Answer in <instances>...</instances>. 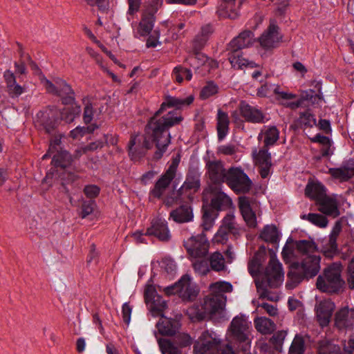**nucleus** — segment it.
Returning a JSON list of instances; mask_svg holds the SVG:
<instances>
[{"label": "nucleus", "instance_id": "18", "mask_svg": "<svg viewBox=\"0 0 354 354\" xmlns=\"http://www.w3.org/2000/svg\"><path fill=\"white\" fill-rule=\"evenodd\" d=\"M315 203L319 206V211L326 216L336 218L340 214L338 202L335 197H330L326 194Z\"/></svg>", "mask_w": 354, "mask_h": 354}, {"label": "nucleus", "instance_id": "29", "mask_svg": "<svg viewBox=\"0 0 354 354\" xmlns=\"http://www.w3.org/2000/svg\"><path fill=\"white\" fill-rule=\"evenodd\" d=\"M236 0H223L217 10L221 18L236 19L239 16L238 11L232 7L235 6Z\"/></svg>", "mask_w": 354, "mask_h": 354}, {"label": "nucleus", "instance_id": "11", "mask_svg": "<svg viewBox=\"0 0 354 354\" xmlns=\"http://www.w3.org/2000/svg\"><path fill=\"white\" fill-rule=\"evenodd\" d=\"M221 348V340L214 337L212 333L206 330L203 331L197 340L194 342V354H205Z\"/></svg>", "mask_w": 354, "mask_h": 354}, {"label": "nucleus", "instance_id": "8", "mask_svg": "<svg viewBox=\"0 0 354 354\" xmlns=\"http://www.w3.org/2000/svg\"><path fill=\"white\" fill-rule=\"evenodd\" d=\"M190 281V276L185 274L178 281L165 288L164 292L167 296L178 295L183 302H192L196 299L198 290L191 286Z\"/></svg>", "mask_w": 354, "mask_h": 354}, {"label": "nucleus", "instance_id": "10", "mask_svg": "<svg viewBox=\"0 0 354 354\" xmlns=\"http://www.w3.org/2000/svg\"><path fill=\"white\" fill-rule=\"evenodd\" d=\"M254 34L250 30H245L237 37H234L228 44L227 50L228 59L230 62H233V59L239 57V53L244 48L252 46L254 42Z\"/></svg>", "mask_w": 354, "mask_h": 354}, {"label": "nucleus", "instance_id": "12", "mask_svg": "<svg viewBox=\"0 0 354 354\" xmlns=\"http://www.w3.org/2000/svg\"><path fill=\"white\" fill-rule=\"evenodd\" d=\"M145 235L153 236L162 242H167L171 239L167 223L161 218H156L151 221V226L147 229Z\"/></svg>", "mask_w": 354, "mask_h": 354}, {"label": "nucleus", "instance_id": "37", "mask_svg": "<svg viewBox=\"0 0 354 354\" xmlns=\"http://www.w3.org/2000/svg\"><path fill=\"white\" fill-rule=\"evenodd\" d=\"M245 330H236L231 331L232 337L240 344L241 350L246 352L250 350V340L244 332Z\"/></svg>", "mask_w": 354, "mask_h": 354}, {"label": "nucleus", "instance_id": "21", "mask_svg": "<svg viewBox=\"0 0 354 354\" xmlns=\"http://www.w3.org/2000/svg\"><path fill=\"white\" fill-rule=\"evenodd\" d=\"M209 192L214 195L211 199L209 207L216 210L217 212L221 210L222 207H229L232 205V199L225 194L223 192L218 191L216 187H210Z\"/></svg>", "mask_w": 354, "mask_h": 354}, {"label": "nucleus", "instance_id": "47", "mask_svg": "<svg viewBox=\"0 0 354 354\" xmlns=\"http://www.w3.org/2000/svg\"><path fill=\"white\" fill-rule=\"evenodd\" d=\"M254 158L260 165H268V167L272 166L271 154L268 152V148L265 146L259 151L258 154L255 156Z\"/></svg>", "mask_w": 354, "mask_h": 354}, {"label": "nucleus", "instance_id": "59", "mask_svg": "<svg viewBox=\"0 0 354 354\" xmlns=\"http://www.w3.org/2000/svg\"><path fill=\"white\" fill-rule=\"evenodd\" d=\"M84 194L90 200L97 198L100 192V188L95 185H87L83 189Z\"/></svg>", "mask_w": 354, "mask_h": 354}, {"label": "nucleus", "instance_id": "61", "mask_svg": "<svg viewBox=\"0 0 354 354\" xmlns=\"http://www.w3.org/2000/svg\"><path fill=\"white\" fill-rule=\"evenodd\" d=\"M180 161V155L178 153L176 157H174L171 160V165L169 166L168 169L165 171V174L167 176H169L172 178H175L177 168Z\"/></svg>", "mask_w": 354, "mask_h": 354}, {"label": "nucleus", "instance_id": "2", "mask_svg": "<svg viewBox=\"0 0 354 354\" xmlns=\"http://www.w3.org/2000/svg\"><path fill=\"white\" fill-rule=\"evenodd\" d=\"M194 97L191 95L185 99L178 98L174 96L167 95L164 96V101L160 108L149 118L144 129V140L142 147L147 151L153 147L152 138H149L147 133V127L149 124H162L165 121L174 120L175 122H183L184 117L182 115L181 110L184 106H189L193 103Z\"/></svg>", "mask_w": 354, "mask_h": 354}, {"label": "nucleus", "instance_id": "26", "mask_svg": "<svg viewBox=\"0 0 354 354\" xmlns=\"http://www.w3.org/2000/svg\"><path fill=\"white\" fill-rule=\"evenodd\" d=\"M259 239L266 243L276 245V250L278 249V243L280 241V233L275 225H266L259 234Z\"/></svg>", "mask_w": 354, "mask_h": 354}, {"label": "nucleus", "instance_id": "25", "mask_svg": "<svg viewBox=\"0 0 354 354\" xmlns=\"http://www.w3.org/2000/svg\"><path fill=\"white\" fill-rule=\"evenodd\" d=\"M170 217L178 223H184L192 221L194 218L192 208L187 205H181L172 210L169 214Z\"/></svg>", "mask_w": 354, "mask_h": 354}, {"label": "nucleus", "instance_id": "13", "mask_svg": "<svg viewBox=\"0 0 354 354\" xmlns=\"http://www.w3.org/2000/svg\"><path fill=\"white\" fill-rule=\"evenodd\" d=\"M240 115L245 121L250 123H264L265 115L261 110L252 106L245 100H241L239 104Z\"/></svg>", "mask_w": 354, "mask_h": 354}, {"label": "nucleus", "instance_id": "57", "mask_svg": "<svg viewBox=\"0 0 354 354\" xmlns=\"http://www.w3.org/2000/svg\"><path fill=\"white\" fill-rule=\"evenodd\" d=\"M230 231H228L226 227L220 226L217 232L215 234L212 241L216 243H224L228 240V234Z\"/></svg>", "mask_w": 354, "mask_h": 354}, {"label": "nucleus", "instance_id": "7", "mask_svg": "<svg viewBox=\"0 0 354 354\" xmlns=\"http://www.w3.org/2000/svg\"><path fill=\"white\" fill-rule=\"evenodd\" d=\"M35 124L39 131H44L45 134L51 135L59 131L58 127L61 124V119L59 118L55 108L48 106L36 114Z\"/></svg>", "mask_w": 354, "mask_h": 354}, {"label": "nucleus", "instance_id": "48", "mask_svg": "<svg viewBox=\"0 0 354 354\" xmlns=\"http://www.w3.org/2000/svg\"><path fill=\"white\" fill-rule=\"evenodd\" d=\"M178 348H185L194 344L191 336L187 333H180L175 336L173 342Z\"/></svg>", "mask_w": 354, "mask_h": 354}, {"label": "nucleus", "instance_id": "32", "mask_svg": "<svg viewBox=\"0 0 354 354\" xmlns=\"http://www.w3.org/2000/svg\"><path fill=\"white\" fill-rule=\"evenodd\" d=\"M255 328L261 334H271L276 328L274 322L266 317H258L254 321Z\"/></svg>", "mask_w": 354, "mask_h": 354}, {"label": "nucleus", "instance_id": "39", "mask_svg": "<svg viewBox=\"0 0 354 354\" xmlns=\"http://www.w3.org/2000/svg\"><path fill=\"white\" fill-rule=\"evenodd\" d=\"M223 256L219 252H214L209 258L211 268L216 272H220L225 269Z\"/></svg>", "mask_w": 354, "mask_h": 354}, {"label": "nucleus", "instance_id": "60", "mask_svg": "<svg viewBox=\"0 0 354 354\" xmlns=\"http://www.w3.org/2000/svg\"><path fill=\"white\" fill-rule=\"evenodd\" d=\"M248 227L255 228L257 225L256 214L253 210L241 214Z\"/></svg>", "mask_w": 354, "mask_h": 354}, {"label": "nucleus", "instance_id": "4", "mask_svg": "<svg viewBox=\"0 0 354 354\" xmlns=\"http://www.w3.org/2000/svg\"><path fill=\"white\" fill-rule=\"evenodd\" d=\"M320 261L319 255L313 254L306 256L301 262H292L288 266L286 288L288 290H292L303 281H308L317 276L321 268Z\"/></svg>", "mask_w": 354, "mask_h": 354}, {"label": "nucleus", "instance_id": "58", "mask_svg": "<svg viewBox=\"0 0 354 354\" xmlns=\"http://www.w3.org/2000/svg\"><path fill=\"white\" fill-rule=\"evenodd\" d=\"M290 242H293V240L291 237H289L287 240V243L286 245L283 247L281 256L282 259L286 264L291 263H290V257L294 256V250L291 246H288L287 244Z\"/></svg>", "mask_w": 354, "mask_h": 354}, {"label": "nucleus", "instance_id": "64", "mask_svg": "<svg viewBox=\"0 0 354 354\" xmlns=\"http://www.w3.org/2000/svg\"><path fill=\"white\" fill-rule=\"evenodd\" d=\"M234 219V216L232 214H227L223 218L222 224L221 226L223 227H226V229L228 230V231H230V233L235 234V232H234V230H236L233 221Z\"/></svg>", "mask_w": 354, "mask_h": 354}, {"label": "nucleus", "instance_id": "50", "mask_svg": "<svg viewBox=\"0 0 354 354\" xmlns=\"http://www.w3.org/2000/svg\"><path fill=\"white\" fill-rule=\"evenodd\" d=\"M349 309L348 306H345L339 309L335 314V324L337 326L345 325V322L348 317Z\"/></svg>", "mask_w": 354, "mask_h": 354}, {"label": "nucleus", "instance_id": "27", "mask_svg": "<svg viewBox=\"0 0 354 354\" xmlns=\"http://www.w3.org/2000/svg\"><path fill=\"white\" fill-rule=\"evenodd\" d=\"M342 229L341 221H337L333 227L331 233L329 236L330 248L323 251V254L326 257H332L333 254H337L338 251V245L337 239Z\"/></svg>", "mask_w": 354, "mask_h": 354}, {"label": "nucleus", "instance_id": "49", "mask_svg": "<svg viewBox=\"0 0 354 354\" xmlns=\"http://www.w3.org/2000/svg\"><path fill=\"white\" fill-rule=\"evenodd\" d=\"M286 335V333L284 330H279L270 337L269 342L274 345L276 351L279 352L281 351Z\"/></svg>", "mask_w": 354, "mask_h": 354}, {"label": "nucleus", "instance_id": "23", "mask_svg": "<svg viewBox=\"0 0 354 354\" xmlns=\"http://www.w3.org/2000/svg\"><path fill=\"white\" fill-rule=\"evenodd\" d=\"M326 195V187L319 181H309L305 188V196L315 203Z\"/></svg>", "mask_w": 354, "mask_h": 354}, {"label": "nucleus", "instance_id": "15", "mask_svg": "<svg viewBox=\"0 0 354 354\" xmlns=\"http://www.w3.org/2000/svg\"><path fill=\"white\" fill-rule=\"evenodd\" d=\"M55 82L56 84L55 95L60 97L62 104L73 105L75 101V94L71 86L61 78H57Z\"/></svg>", "mask_w": 354, "mask_h": 354}, {"label": "nucleus", "instance_id": "40", "mask_svg": "<svg viewBox=\"0 0 354 354\" xmlns=\"http://www.w3.org/2000/svg\"><path fill=\"white\" fill-rule=\"evenodd\" d=\"M303 219H307L313 224L319 227H326L328 223V220L325 215L317 214V213H309L307 215L301 216Z\"/></svg>", "mask_w": 354, "mask_h": 354}, {"label": "nucleus", "instance_id": "22", "mask_svg": "<svg viewBox=\"0 0 354 354\" xmlns=\"http://www.w3.org/2000/svg\"><path fill=\"white\" fill-rule=\"evenodd\" d=\"M263 274L266 278L268 286L270 288H277L278 286L273 283L272 279L277 281L283 277L281 263L278 260L274 261L272 263L269 261Z\"/></svg>", "mask_w": 354, "mask_h": 354}, {"label": "nucleus", "instance_id": "42", "mask_svg": "<svg viewBox=\"0 0 354 354\" xmlns=\"http://www.w3.org/2000/svg\"><path fill=\"white\" fill-rule=\"evenodd\" d=\"M218 92V86L214 81H208L201 89L199 97L201 100H207Z\"/></svg>", "mask_w": 354, "mask_h": 354}, {"label": "nucleus", "instance_id": "53", "mask_svg": "<svg viewBox=\"0 0 354 354\" xmlns=\"http://www.w3.org/2000/svg\"><path fill=\"white\" fill-rule=\"evenodd\" d=\"M299 120L304 127H313V124H316V119L314 118V115L309 113L308 110L299 113Z\"/></svg>", "mask_w": 354, "mask_h": 354}, {"label": "nucleus", "instance_id": "5", "mask_svg": "<svg viewBox=\"0 0 354 354\" xmlns=\"http://www.w3.org/2000/svg\"><path fill=\"white\" fill-rule=\"evenodd\" d=\"M182 122L174 120L165 121L162 124H149L147 127V133L149 138H152L157 150L154 152L153 159L159 160L167 151L168 146L171 144V136L169 129L175 126L179 125Z\"/></svg>", "mask_w": 354, "mask_h": 354}, {"label": "nucleus", "instance_id": "52", "mask_svg": "<svg viewBox=\"0 0 354 354\" xmlns=\"http://www.w3.org/2000/svg\"><path fill=\"white\" fill-rule=\"evenodd\" d=\"M50 138L49 140V146L50 151H59L57 149V147H59L62 143V139L65 137L64 133L57 131L55 134L49 135Z\"/></svg>", "mask_w": 354, "mask_h": 354}, {"label": "nucleus", "instance_id": "44", "mask_svg": "<svg viewBox=\"0 0 354 354\" xmlns=\"http://www.w3.org/2000/svg\"><path fill=\"white\" fill-rule=\"evenodd\" d=\"M328 174H330L333 178L339 179L340 181H348L351 178V175L349 174L347 167L330 168L328 169Z\"/></svg>", "mask_w": 354, "mask_h": 354}, {"label": "nucleus", "instance_id": "41", "mask_svg": "<svg viewBox=\"0 0 354 354\" xmlns=\"http://www.w3.org/2000/svg\"><path fill=\"white\" fill-rule=\"evenodd\" d=\"M279 138V131L276 126H270L265 132L264 146L274 145Z\"/></svg>", "mask_w": 354, "mask_h": 354}, {"label": "nucleus", "instance_id": "36", "mask_svg": "<svg viewBox=\"0 0 354 354\" xmlns=\"http://www.w3.org/2000/svg\"><path fill=\"white\" fill-rule=\"evenodd\" d=\"M158 342L162 354H182L179 348L170 339L160 338Z\"/></svg>", "mask_w": 354, "mask_h": 354}, {"label": "nucleus", "instance_id": "33", "mask_svg": "<svg viewBox=\"0 0 354 354\" xmlns=\"http://www.w3.org/2000/svg\"><path fill=\"white\" fill-rule=\"evenodd\" d=\"M295 249L302 255H310V253H313L318 251L317 244L313 240L301 239L295 241Z\"/></svg>", "mask_w": 354, "mask_h": 354}, {"label": "nucleus", "instance_id": "14", "mask_svg": "<svg viewBox=\"0 0 354 354\" xmlns=\"http://www.w3.org/2000/svg\"><path fill=\"white\" fill-rule=\"evenodd\" d=\"M207 174L212 184L220 185L225 182L226 169L221 160H208L206 162Z\"/></svg>", "mask_w": 354, "mask_h": 354}, {"label": "nucleus", "instance_id": "46", "mask_svg": "<svg viewBox=\"0 0 354 354\" xmlns=\"http://www.w3.org/2000/svg\"><path fill=\"white\" fill-rule=\"evenodd\" d=\"M173 73L175 75L176 81L178 83H181L183 81V74L185 75V78L187 81H190L192 77V71L182 66H177L173 70Z\"/></svg>", "mask_w": 354, "mask_h": 354}, {"label": "nucleus", "instance_id": "34", "mask_svg": "<svg viewBox=\"0 0 354 354\" xmlns=\"http://www.w3.org/2000/svg\"><path fill=\"white\" fill-rule=\"evenodd\" d=\"M155 21L156 17H151L145 12H142L141 21L138 27V32L139 35L141 37L149 35L153 28Z\"/></svg>", "mask_w": 354, "mask_h": 354}, {"label": "nucleus", "instance_id": "16", "mask_svg": "<svg viewBox=\"0 0 354 354\" xmlns=\"http://www.w3.org/2000/svg\"><path fill=\"white\" fill-rule=\"evenodd\" d=\"M279 27L275 21H270L267 30L259 37L258 41L264 49L274 48V43L279 42L282 36H278Z\"/></svg>", "mask_w": 354, "mask_h": 354}, {"label": "nucleus", "instance_id": "38", "mask_svg": "<svg viewBox=\"0 0 354 354\" xmlns=\"http://www.w3.org/2000/svg\"><path fill=\"white\" fill-rule=\"evenodd\" d=\"M305 341L301 335L297 334L289 348L288 354H304Z\"/></svg>", "mask_w": 354, "mask_h": 354}, {"label": "nucleus", "instance_id": "20", "mask_svg": "<svg viewBox=\"0 0 354 354\" xmlns=\"http://www.w3.org/2000/svg\"><path fill=\"white\" fill-rule=\"evenodd\" d=\"M180 324L179 322L174 318L160 317L156 324L159 334L162 336H174L178 331Z\"/></svg>", "mask_w": 354, "mask_h": 354}, {"label": "nucleus", "instance_id": "24", "mask_svg": "<svg viewBox=\"0 0 354 354\" xmlns=\"http://www.w3.org/2000/svg\"><path fill=\"white\" fill-rule=\"evenodd\" d=\"M174 178L163 173L155 183L153 187L149 192V197L157 199L162 198L166 189L169 187Z\"/></svg>", "mask_w": 354, "mask_h": 354}, {"label": "nucleus", "instance_id": "54", "mask_svg": "<svg viewBox=\"0 0 354 354\" xmlns=\"http://www.w3.org/2000/svg\"><path fill=\"white\" fill-rule=\"evenodd\" d=\"M161 268L168 274L173 275L176 272V264L174 259L170 257H165L161 261Z\"/></svg>", "mask_w": 354, "mask_h": 354}, {"label": "nucleus", "instance_id": "43", "mask_svg": "<svg viewBox=\"0 0 354 354\" xmlns=\"http://www.w3.org/2000/svg\"><path fill=\"white\" fill-rule=\"evenodd\" d=\"M302 99L304 102L308 101L313 106L319 104V102L324 100L323 93H316L314 89L302 91Z\"/></svg>", "mask_w": 354, "mask_h": 354}, {"label": "nucleus", "instance_id": "51", "mask_svg": "<svg viewBox=\"0 0 354 354\" xmlns=\"http://www.w3.org/2000/svg\"><path fill=\"white\" fill-rule=\"evenodd\" d=\"M95 206L96 203L94 200L83 201L81 205L80 217L84 218L92 214Z\"/></svg>", "mask_w": 354, "mask_h": 354}, {"label": "nucleus", "instance_id": "28", "mask_svg": "<svg viewBox=\"0 0 354 354\" xmlns=\"http://www.w3.org/2000/svg\"><path fill=\"white\" fill-rule=\"evenodd\" d=\"M3 77L7 86V91L11 97H17L24 92V88L16 82V77L10 70H6Z\"/></svg>", "mask_w": 354, "mask_h": 354}, {"label": "nucleus", "instance_id": "45", "mask_svg": "<svg viewBox=\"0 0 354 354\" xmlns=\"http://www.w3.org/2000/svg\"><path fill=\"white\" fill-rule=\"evenodd\" d=\"M232 67L234 69L239 70L242 69L243 66L250 68L259 67V65L256 64L253 61H249L247 59L243 58L242 52L239 53V57L233 59V62H230Z\"/></svg>", "mask_w": 354, "mask_h": 354}, {"label": "nucleus", "instance_id": "31", "mask_svg": "<svg viewBox=\"0 0 354 354\" xmlns=\"http://www.w3.org/2000/svg\"><path fill=\"white\" fill-rule=\"evenodd\" d=\"M229 124L230 120L227 113L219 109L218 111L216 124L218 139L219 141L223 140L227 136L229 131Z\"/></svg>", "mask_w": 354, "mask_h": 354}, {"label": "nucleus", "instance_id": "6", "mask_svg": "<svg viewBox=\"0 0 354 354\" xmlns=\"http://www.w3.org/2000/svg\"><path fill=\"white\" fill-rule=\"evenodd\" d=\"M324 276L319 275L316 281L317 288L322 292L330 295L339 294L345 281L341 277L340 264L333 263L324 270Z\"/></svg>", "mask_w": 354, "mask_h": 354}, {"label": "nucleus", "instance_id": "19", "mask_svg": "<svg viewBox=\"0 0 354 354\" xmlns=\"http://www.w3.org/2000/svg\"><path fill=\"white\" fill-rule=\"evenodd\" d=\"M335 307V303L330 300L320 301L316 315L317 322L322 328L329 324Z\"/></svg>", "mask_w": 354, "mask_h": 354}, {"label": "nucleus", "instance_id": "1", "mask_svg": "<svg viewBox=\"0 0 354 354\" xmlns=\"http://www.w3.org/2000/svg\"><path fill=\"white\" fill-rule=\"evenodd\" d=\"M210 288L214 293L212 297H206L203 303H195L187 309L185 314L192 322H201L207 317L210 320L218 321L223 317L226 296L222 293L231 292L232 285L230 282L221 281L212 283Z\"/></svg>", "mask_w": 354, "mask_h": 354}, {"label": "nucleus", "instance_id": "3", "mask_svg": "<svg viewBox=\"0 0 354 354\" xmlns=\"http://www.w3.org/2000/svg\"><path fill=\"white\" fill-rule=\"evenodd\" d=\"M73 155L67 150L60 148L52 158L53 171L46 175V177L54 174L57 176L61 181L60 191L65 193L70 200L72 198L67 185H72L80 179V176L77 174L79 170L77 167H73Z\"/></svg>", "mask_w": 354, "mask_h": 354}, {"label": "nucleus", "instance_id": "9", "mask_svg": "<svg viewBox=\"0 0 354 354\" xmlns=\"http://www.w3.org/2000/svg\"><path fill=\"white\" fill-rule=\"evenodd\" d=\"M225 182L234 192L247 194L252 186V182L244 171L239 167H231L226 171Z\"/></svg>", "mask_w": 354, "mask_h": 354}, {"label": "nucleus", "instance_id": "55", "mask_svg": "<svg viewBox=\"0 0 354 354\" xmlns=\"http://www.w3.org/2000/svg\"><path fill=\"white\" fill-rule=\"evenodd\" d=\"M108 135L104 134V140H96L86 145L82 149L84 153H86L87 151H94L98 149L103 148L105 145L108 144Z\"/></svg>", "mask_w": 354, "mask_h": 354}, {"label": "nucleus", "instance_id": "35", "mask_svg": "<svg viewBox=\"0 0 354 354\" xmlns=\"http://www.w3.org/2000/svg\"><path fill=\"white\" fill-rule=\"evenodd\" d=\"M149 304L150 311L153 317H165L164 311L167 308V304L161 295H158Z\"/></svg>", "mask_w": 354, "mask_h": 354}, {"label": "nucleus", "instance_id": "62", "mask_svg": "<svg viewBox=\"0 0 354 354\" xmlns=\"http://www.w3.org/2000/svg\"><path fill=\"white\" fill-rule=\"evenodd\" d=\"M245 322V319L244 315L235 317L230 324V330L234 331L236 330H245V325L244 324Z\"/></svg>", "mask_w": 354, "mask_h": 354}, {"label": "nucleus", "instance_id": "63", "mask_svg": "<svg viewBox=\"0 0 354 354\" xmlns=\"http://www.w3.org/2000/svg\"><path fill=\"white\" fill-rule=\"evenodd\" d=\"M94 109L91 102H88L84 108L83 120L86 124H88L93 120Z\"/></svg>", "mask_w": 354, "mask_h": 354}, {"label": "nucleus", "instance_id": "30", "mask_svg": "<svg viewBox=\"0 0 354 354\" xmlns=\"http://www.w3.org/2000/svg\"><path fill=\"white\" fill-rule=\"evenodd\" d=\"M201 210L203 215L201 226L203 231H209L213 227L218 214L205 204L203 205Z\"/></svg>", "mask_w": 354, "mask_h": 354}, {"label": "nucleus", "instance_id": "17", "mask_svg": "<svg viewBox=\"0 0 354 354\" xmlns=\"http://www.w3.org/2000/svg\"><path fill=\"white\" fill-rule=\"evenodd\" d=\"M183 185H184V187H185V190L192 192L193 194L197 193L200 190L201 186V174L198 171V167L192 166L189 167L186 174L185 180ZM188 198L190 200H192L193 197L192 196V193H190Z\"/></svg>", "mask_w": 354, "mask_h": 354}, {"label": "nucleus", "instance_id": "56", "mask_svg": "<svg viewBox=\"0 0 354 354\" xmlns=\"http://www.w3.org/2000/svg\"><path fill=\"white\" fill-rule=\"evenodd\" d=\"M262 267V263L257 259V257L254 254L252 259L248 262V268L249 273L252 276H256L260 273V269Z\"/></svg>", "mask_w": 354, "mask_h": 354}]
</instances>
